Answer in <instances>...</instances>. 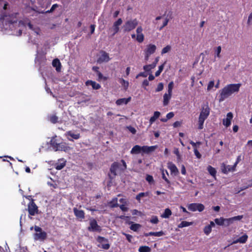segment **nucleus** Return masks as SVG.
<instances>
[{"label": "nucleus", "instance_id": "09e8293b", "mask_svg": "<svg viewBox=\"0 0 252 252\" xmlns=\"http://www.w3.org/2000/svg\"><path fill=\"white\" fill-rule=\"evenodd\" d=\"M233 222L231 219V218L228 219H224V224L226 226H229V225L232 224Z\"/></svg>", "mask_w": 252, "mask_h": 252}, {"label": "nucleus", "instance_id": "2eb2a0df", "mask_svg": "<svg viewBox=\"0 0 252 252\" xmlns=\"http://www.w3.org/2000/svg\"><path fill=\"white\" fill-rule=\"evenodd\" d=\"M233 115L231 112H229L226 114L225 118L222 120V124L225 127H228L231 124V121L233 119Z\"/></svg>", "mask_w": 252, "mask_h": 252}, {"label": "nucleus", "instance_id": "f3484780", "mask_svg": "<svg viewBox=\"0 0 252 252\" xmlns=\"http://www.w3.org/2000/svg\"><path fill=\"white\" fill-rule=\"evenodd\" d=\"M28 211L29 214L32 216L35 215L37 212V207L32 201L28 205Z\"/></svg>", "mask_w": 252, "mask_h": 252}, {"label": "nucleus", "instance_id": "9b49d317", "mask_svg": "<svg viewBox=\"0 0 252 252\" xmlns=\"http://www.w3.org/2000/svg\"><path fill=\"white\" fill-rule=\"evenodd\" d=\"M88 230L90 231L100 232L101 229L94 219H91L90 221V226L88 227Z\"/></svg>", "mask_w": 252, "mask_h": 252}, {"label": "nucleus", "instance_id": "0e129e2a", "mask_svg": "<svg viewBox=\"0 0 252 252\" xmlns=\"http://www.w3.org/2000/svg\"><path fill=\"white\" fill-rule=\"evenodd\" d=\"M126 237V239L129 242H131V239L132 238V237L131 235H130L129 234H124Z\"/></svg>", "mask_w": 252, "mask_h": 252}, {"label": "nucleus", "instance_id": "7c9ffc66", "mask_svg": "<svg viewBox=\"0 0 252 252\" xmlns=\"http://www.w3.org/2000/svg\"><path fill=\"white\" fill-rule=\"evenodd\" d=\"M156 65H155V63H153L151 64L145 65L143 66V69L145 71L148 72L151 71L152 69H154Z\"/></svg>", "mask_w": 252, "mask_h": 252}, {"label": "nucleus", "instance_id": "a18cd8bd", "mask_svg": "<svg viewBox=\"0 0 252 252\" xmlns=\"http://www.w3.org/2000/svg\"><path fill=\"white\" fill-rule=\"evenodd\" d=\"M215 86V82L214 81H211L209 82L207 86V91H210Z\"/></svg>", "mask_w": 252, "mask_h": 252}, {"label": "nucleus", "instance_id": "5701e85b", "mask_svg": "<svg viewBox=\"0 0 252 252\" xmlns=\"http://www.w3.org/2000/svg\"><path fill=\"white\" fill-rule=\"evenodd\" d=\"M122 23L123 21L122 19L119 18L114 23L112 29V30L114 32L113 35L118 32L119 31V26L122 24Z\"/></svg>", "mask_w": 252, "mask_h": 252}, {"label": "nucleus", "instance_id": "603ef678", "mask_svg": "<svg viewBox=\"0 0 252 252\" xmlns=\"http://www.w3.org/2000/svg\"><path fill=\"white\" fill-rule=\"evenodd\" d=\"M50 121L52 123H56L57 122L58 117L57 116H56L55 115H52L50 118Z\"/></svg>", "mask_w": 252, "mask_h": 252}, {"label": "nucleus", "instance_id": "79ce46f5", "mask_svg": "<svg viewBox=\"0 0 252 252\" xmlns=\"http://www.w3.org/2000/svg\"><path fill=\"white\" fill-rule=\"evenodd\" d=\"M173 152L176 155L178 161H180L181 159V155L180 154L179 149L178 148H174Z\"/></svg>", "mask_w": 252, "mask_h": 252}, {"label": "nucleus", "instance_id": "f03ea898", "mask_svg": "<svg viewBox=\"0 0 252 252\" xmlns=\"http://www.w3.org/2000/svg\"><path fill=\"white\" fill-rule=\"evenodd\" d=\"M6 20L8 21L9 27L11 31H13V34L15 35H20L22 32L26 28V24L22 21L17 22L16 18H13L12 20H9V18H6Z\"/></svg>", "mask_w": 252, "mask_h": 252}, {"label": "nucleus", "instance_id": "f257e3e1", "mask_svg": "<svg viewBox=\"0 0 252 252\" xmlns=\"http://www.w3.org/2000/svg\"><path fill=\"white\" fill-rule=\"evenodd\" d=\"M241 86V84H230L225 86L220 91L219 101H223L232 94L238 93Z\"/></svg>", "mask_w": 252, "mask_h": 252}, {"label": "nucleus", "instance_id": "b1692460", "mask_svg": "<svg viewBox=\"0 0 252 252\" xmlns=\"http://www.w3.org/2000/svg\"><path fill=\"white\" fill-rule=\"evenodd\" d=\"M131 100V97H128V98H123L118 99L116 103L117 105H122L123 104H127Z\"/></svg>", "mask_w": 252, "mask_h": 252}, {"label": "nucleus", "instance_id": "1a4fd4ad", "mask_svg": "<svg viewBox=\"0 0 252 252\" xmlns=\"http://www.w3.org/2000/svg\"><path fill=\"white\" fill-rule=\"evenodd\" d=\"M187 207L189 210L192 212L196 211L202 212L204 209V206L201 203H191L188 204Z\"/></svg>", "mask_w": 252, "mask_h": 252}, {"label": "nucleus", "instance_id": "72a5a7b5", "mask_svg": "<svg viewBox=\"0 0 252 252\" xmlns=\"http://www.w3.org/2000/svg\"><path fill=\"white\" fill-rule=\"evenodd\" d=\"M165 63L166 62L158 66V70L155 73V76L156 77L158 76L160 74L161 72L163 71Z\"/></svg>", "mask_w": 252, "mask_h": 252}, {"label": "nucleus", "instance_id": "423d86ee", "mask_svg": "<svg viewBox=\"0 0 252 252\" xmlns=\"http://www.w3.org/2000/svg\"><path fill=\"white\" fill-rule=\"evenodd\" d=\"M121 162L123 164L122 165L121 163H119L117 162L114 163L110 168V170L111 173H113L114 175H117L121 171L125 170L126 168V165L125 161L123 160H122Z\"/></svg>", "mask_w": 252, "mask_h": 252}, {"label": "nucleus", "instance_id": "37998d69", "mask_svg": "<svg viewBox=\"0 0 252 252\" xmlns=\"http://www.w3.org/2000/svg\"><path fill=\"white\" fill-rule=\"evenodd\" d=\"M211 231L212 228L210 226L207 225L204 228V232L207 235H209Z\"/></svg>", "mask_w": 252, "mask_h": 252}, {"label": "nucleus", "instance_id": "6e6552de", "mask_svg": "<svg viewBox=\"0 0 252 252\" xmlns=\"http://www.w3.org/2000/svg\"><path fill=\"white\" fill-rule=\"evenodd\" d=\"M138 25V21L136 19L128 20L126 22L123 26L124 30L129 32L134 29Z\"/></svg>", "mask_w": 252, "mask_h": 252}, {"label": "nucleus", "instance_id": "ea45409f", "mask_svg": "<svg viewBox=\"0 0 252 252\" xmlns=\"http://www.w3.org/2000/svg\"><path fill=\"white\" fill-rule=\"evenodd\" d=\"M141 227V225L138 223H133L132 224L130 227V228L134 231H137Z\"/></svg>", "mask_w": 252, "mask_h": 252}, {"label": "nucleus", "instance_id": "e2e57ef3", "mask_svg": "<svg viewBox=\"0 0 252 252\" xmlns=\"http://www.w3.org/2000/svg\"><path fill=\"white\" fill-rule=\"evenodd\" d=\"M58 6V4H54L52 5L51 8L50 9V10L49 11H48V12H51L52 11H53L56 8H57V7Z\"/></svg>", "mask_w": 252, "mask_h": 252}, {"label": "nucleus", "instance_id": "20e7f679", "mask_svg": "<svg viewBox=\"0 0 252 252\" xmlns=\"http://www.w3.org/2000/svg\"><path fill=\"white\" fill-rule=\"evenodd\" d=\"M157 148L158 146L157 145L152 146H140L139 145H136L132 148L130 153L131 154H138L140 153L143 154H149L154 152Z\"/></svg>", "mask_w": 252, "mask_h": 252}, {"label": "nucleus", "instance_id": "f8f14e48", "mask_svg": "<svg viewBox=\"0 0 252 252\" xmlns=\"http://www.w3.org/2000/svg\"><path fill=\"white\" fill-rule=\"evenodd\" d=\"M110 60L109 54L105 52L101 51L98 56L97 62L99 63H106L109 61Z\"/></svg>", "mask_w": 252, "mask_h": 252}, {"label": "nucleus", "instance_id": "a19ab883", "mask_svg": "<svg viewBox=\"0 0 252 252\" xmlns=\"http://www.w3.org/2000/svg\"><path fill=\"white\" fill-rule=\"evenodd\" d=\"M171 46L170 45H167L165 47H164L161 52V55H163L165 53L169 52L171 50Z\"/></svg>", "mask_w": 252, "mask_h": 252}, {"label": "nucleus", "instance_id": "cd10ccee", "mask_svg": "<svg viewBox=\"0 0 252 252\" xmlns=\"http://www.w3.org/2000/svg\"><path fill=\"white\" fill-rule=\"evenodd\" d=\"M160 115V113L158 111H156L154 113V115L151 117L149 122L151 125Z\"/></svg>", "mask_w": 252, "mask_h": 252}, {"label": "nucleus", "instance_id": "58836bf2", "mask_svg": "<svg viewBox=\"0 0 252 252\" xmlns=\"http://www.w3.org/2000/svg\"><path fill=\"white\" fill-rule=\"evenodd\" d=\"M215 222L218 225H223V224H224V219L223 218L216 219L215 220Z\"/></svg>", "mask_w": 252, "mask_h": 252}, {"label": "nucleus", "instance_id": "7ed1b4c3", "mask_svg": "<svg viewBox=\"0 0 252 252\" xmlns=\"http://www.w3.org/2000/svg\"><path fill=\"white\" fill-rule=\"evenodd\" d=\"M210 108L208 104H204L201 108V112L198 118V128L202 129L203 128V124L205 120L210 114Z\"/></svg>", "mask_w": 252, "mask_h": 252}, {"label": "nucleus", "instance_id": "052dcab7", "mask_svg": "<svg viewBox=\"0 0 252 252\" xmlns=\"http://www.w3.org/2000/svg\"><path fill=\"white\" fill-rule=\"evenodd\" d=\"M181 124H182V123L181 122L176 121V122H175V123H173V126L174 127H178L180 126Z\"/></svg>", "mask_w": 252, "mask_h": 252}, {"label": "nucleus", "instance_id": "ddd939ff", "mask_svg": "<svg viewBox=\"0 0 252 252\" xmlns=\"http://www.w3.org/2000/svg\"><path fill=\"white\" fill-rule=\"evenodd\" d=\"M65 135L69 141H73L74 139H78L80 137L79 133L73 131H68L65 133Z\"/></svg>", "mask_w": 252, "mask_h": 252}, {"label": "nucleus", "instance_id": "2f4dec72", "mask_svg": "<svg viewBox=\"0 0 252 252\" xmlns=\"http://www.w3.org/2000/svg\"><path fill=\"white\" fill-rule=\"evenodd\" d=\"M207 170L211 176L213 177H216L217 171L215 168L209 165L207 167Z\"/></svg>", "mask_w": 252, "mask_h": 252}, {"label": "nucleus", "instance_id": "c9c22d12", "mask_svg": "<svg viewBox=\"0 0 252 252\" xmlns=\"http://www.w3.org/2000/svg\"><path fill=\"white\" fill-rule=\"evenodd\" d=\"M192 224V222H188L186 221H183L178 225V227L183 228L184 227H187L191 225Z\"/></svg>", "mask_w": 252, "mask_h": 252}, {"label": "nucleus", "instance_id": "6e6d98bb", "mask_svg": "<svg viewBox=\"0 0 252 252\" xmlns=\"http://www.w3.org/2000/svg\"><path fill=\"white\" fill-rule=\"evenodd\" d=\"M246 147V148H248L249 150H251L252 149V140H249L248 141Z\"/></svg>", "mask_w": 252, "mask_h": 252}, {"label": "nucleus", "instance_id": "13d9d810", "mask_svg": "<svg viewBox=\"0 0 252 252\" xmlns=\"http://www.w3.org/2000/svg\"><path fill=\"white\" fill-rule=\"evenodd\" d=\"M127 128L129 130V131L130 132H131L132 134H135L136 132V129L132 126H128Z\"/></svg>", "mask_w": 252, "mask_h": 252}, {"label": "nucleus", "instance_id": "5fc2aeb1", "mask_svg": "<svg viewBox=\"0 0 252 252\" xmlns=\"http://www.w3.org/2000/svg\"><path fill=\"white\" fill-rule=\"evenodd\" d=\"M161 172H162V177L163 179H164L166 183H169V181L165 176L164 170L163 169H161Z\"/></svg>", "mask_w": 252, "mask_h": 252}, {"label": "nucleus", "instance_id": "473e14b6", "mask_svg": "<svg viewBox=\"0 0 252 252\" xmlns=\"http://www.w3.org/2000/svg\"><path fill=\"white\" fill-rule=\"evenodd\" d=\"M119 82L125 89L126 90L128 88L129 82L127 81H126L123 78H121L119 80Z\"/></svg>", "mask_w": 252, "mask_h": 252}, {"label": "nucleus", "instance_id": "de8ad7c7", "mask_svg": "<svg viewBox=\"0 0 252 252\" xmlns=\"http://www.w3.org/2000/svg\"><path fill=\"white\" fill-rule=\"evenodd\" d=\"M174 83L173 82H170L168 85V91L167 92L172 93V90L173 89Z\"/></svg>", "mask_w": 252, "mask_h": 252}, {"label": "nucleus", "instance_id": "9d476101", "mask_svg": "<svg viewBox=\"0 0 252 252\" xmlns=\"http://www.w3.org/2000/svg\"><path fill=\"white\" fill-rule=\"evenodd\" d=\"M97 241L98 243V246L105 250H107L109 248L110 245L108 243V240L102 237L98 236L97 238Z\"/></svg>", "mask_w": 252, "mask_h": 252}, {"label": "nucleus", "instance_id": "6ab92c4d", "mask_svg": "<svg viewBox=\"0 0 252 252\" xmlns=\"http://www.w3.org/2000/svg\"><path fill=\"white\" fill-rule=\"evenodd\" d=\"M214 61H216L221 57V47L220 46H219L214 48Z\"/></svg>", "mask_w": 252, "mask_h": 252}, {"label": "nucleus", "instance_id": "a878e982", "mask_svg": "<svg viewBox=\"0 0 252 252\" xmlns=\"http://www.w3.org/2000/svg\"><path fill=\"white\" fill-rule=\"evenodd\" d=\"M248 236L246 234L243 235L242 236L240 237L239 239H237L234 240L233 242V244H237L238 243L244 244L248 240Z\"/></svg>", "mask_w": 252, "mask_h": 252}, {"label": "nucleus", "instance_id": "c85d7f7f", "mask_svg": "<svg viewBox=\"0 0 252 252\" xmlns=\"http://www.w3.org/2000/svg\"><path fill=\"white\" fill-rule=\"evenodd\" d=\"M52 65L54 67H56V70L59 71L61 69V63L59 60L56 59L52 62Z\"/></svg>", "mask_w": 252, "mask_h": 252}, {"label": "nucleus", "instance_id": "39448f33", "mask_svg": "<svg viewBox=\"0 0 252 252\" xmlns=\"http://www.w3.org/2000/svg\"><path fill=\"white\" fill-rule=\"evenodd\" d=\"M157 49V46L155 44H149L146 45L143 51L145 61L147 62L149 60L151 56L156 52Z\"/></svg>", "mask_w": 252, "mask_h": 252}, {"label": "nucleus", "instance_id": "338daca9", "mask_svg": "<svg viewBox=\"0 0 252 252\" xmlns=\"http://www.w3.org/2000/svg\"><path fill=\"white\" fill-rule=\"evenodd\" d=\"M121 209L123 211H126L127 210V208L125 205H122L120 206Z\"/></svg>", "mask_w": 252, "mask_h": 252}, {"label": "nucleus", "instance_id": "dca6fc26", "mask_svg": "<svg viewBox=\"0 0 252 252\" xmlns=\"http://www.w3.org/2000/svg\"><path fill=\"white\" fill-rule=\"evenodd\" d=\"M136 40L139 42L141 43L144 41V36L142 33L143 28L142 27L139 26L136 29Z\"/></svg>", "mask_w": 252, "mask_h": 252}, {"label": "nucleus", "instance_id": "aec40b11", "mask_svg": "<svg viewBox=\"0 0 252 252\" xmlns=\"http://www.w3.org/2000/svg\"><path fill=\"white\" fill-rule=\"evenodd\" d=\"M71 148L69 147L65 143H61L57 145L56 151H63L65 152H69Z\"/></svg>", "mask_w": 252, "mask_h": 252}, {"label": "nucleus", "instance_id": "8fccbe9b", "mask_svg": "<svg viewBox=\"0 0 252 252\" xmlns=\"http://www.w3.org/2000/svg\"><path fill=\"white\" fill-rule=\"evenodd\" d=\"M163 89V84L162 83H159L157 87V89L156 90V91L157 92H160L162 91Z\"/></svg>", "mask_w": 252, "mask_h": 252}, {"label": "nucleus", "instance_id": "a211bd4d", "mask_svg": "<svg viewBox=\"0 0 252 252\" xmlns=\"http://www.w3.org/2000/svg\"><path fill=\"white\" fill-rule=\"evenodd\" d=\"M167 167L170 170L171 174L177 176L179 174V170L176 166L172 162H169L167 163Z\"/></svg>", "mask_w": 252, "mask_h": 252}, {"label": "nucleus", "instance_id": "e433bc0d", "mask_svg": "<svg viewBox=\"0 0 252 252\" xmlns=\"http://www.w3.org/2000/svg\"><path fill=\"white\" fill-rule=\"evenodd\" d=\"M148 195H149L148 192H141L136 195V199L140 202L141 198H142L143 197H144V196H147Z\"/></svg>", "mask_w": 252, "mask_h": 252}, {"label": "nucleus", "instance_id": "393cba45", "mask_svg": "<svg viewBox=\"0 0 252 252\" xmlns=\"http://www.w3.org/2000/svg\"><path fill=\"white\" fill-rule=\"evenodd\" d=\"M66 160L63 158L60 159L56 164V168L58 170H61L65 165Z\"/></svg>", "mask_w": 252, "mask_h": 252}, {"label": "nucleus", "instance_id": "412c9836", "mask_svg": "<svg viewBox=\"0 0 252 252\" xmlns=\"http://www.w3.org/2000/svg\"><path fill=\"white\" fill-rule=\"evenodd\" d=\"M172 93L167 92L163 96V105L166 106L168 105L172 97Z\"/></svg>", "mask_w": 252, "mask_h": 252}, {"label": "nucleus", "instance_id": "bb28decb", "mask_svg": "<svg viewBox=\"0 0 252 252\" xmlns=\"http://www.w3.org/2000/svg\"><path fill=\"white\" fill-rule=\"evenodd\" d=\"M87 86H91L94 89L97 90L100 88V85L94 81L88 80L86 82Z\"/></svg>", "mask_w": 252, "mask_h": 252}, {"label": "nucleus", "instance_id": "0eeeda50", "mask_svg": "<svg viewBox=\"0 0 252 252\" xmlns=\"http://www.w3.org/2000/svg\"><path fill=\"white\" fill-rule=\"evenodd\" d=\"M34 229L36 232L33 235V238L35 240L43 241L46 239L47 233L45 231H43L40 227L35 226Z\"/></svg>", "mask_w": 252, "mask_h": 252}, {"label": "nucleus", "instance_id": "bf43d9fd", "mask_svg": "<svg viewBox=\"0 0 252 252\" xmlns=\"http://www.w3.org/2000/svg\"><path fill=\"white\" fill-rule=\"evenodd\" d=\"M174 114L173 112H169L168 114H167V115H166L167 119L169 120V119H171L172 118H173L174 117Z\"/></svg>", "mask_w": 252, "mask_h": 252}, {"label": "nucleus", "instance_id": "49530a36", "mask_svg": "<svg viewBox=\"0 0 252 252\" xmlns=\"http://www.w3.org/2000/svg\"><path fill=\"white\" fill-rule=\"evenodd\" d=\"M243 218V215H239V216H235V217L231 218L233 222H234L235 221L240 220Z\"/></svg>", "mask_w": 252, "mask_h": 252}, {"label": "nucleus", "instance_id": "f704fd0d", "mask_svg": "<svg viewBox=\"0 0 252 252\" xmlns=\"http://www.w3.org/2000/svg\"><path fill=\"white\" fill-rule=\"evenodd\" d=\"M139 252H150L151 249L148 246H141L138 249Z\"/></svg>", "mask_w": 252, "mask_h": 252}, {"label": "nucleus", "instance_id": "4d7b16f0", "mask_svg": "<svg viewBox=\"0 0 252 252\" xmlns=\"http://www.w3.org/2000/svg\"><path fill=\"white\" fill-rule=\"evenodd\" d=\"M194 155H195V156L197 158H201V154L199 153L198 151L196 148H195L194 149Z\"/></svg>", "mask_w": 252, "mask_h": 252}, {"label": "nucleus", "instance_id": "774afa93", "mask_svg": "<svg viewBox=\"0 0 252 252\" xmlns=\"http://www.w3.org/2000/svg\"><path fill=\"white\" fill-rule=\"evenodd\" d=\"M19 251L20 252H26L27 248L25 247H23V248L20 247V249Z\"/></svg>", "mask_w": 252, "mask_h": 252}, {"label": "nucleus", "instance_id": "c756f323", "mask_svg": "<svg viewBox=\"0 0 252 252\" xmlns=\"http://www.w3.org/2000/svg\"><path fill=\"white\" fill-rule=\"evenodd\" d=\"M172 215L171 211L169 208L165 209L163 214L161 215V217L162 218H168Z\"/></svg>", "mask_w": 252, "mask_h": 252}, {"label": "nucleus", "instance_id": "c03bdc74", "mask_svg": "<svg viewBox=\"0 0 252 252\" xmlns=\"http://www.w3.org/2000/svg\"><path fill=\"white\" fill-rule=\"evenodd\" d=\"M110 205L111 207H116L118 205V200L117 198H114L110 202Z\"/></svg>", "mask_w": 252, "mask_h": 252}, {"label": "nucleus", "instance_id": "4468645a", "mask_svg": "<svg viewBox=\"0 0 252 252\" xmlns=\"http://www.w3.org/2000/svg\"><path fill=\"white\" fill-rule=\"evenodd\" d=\"M220 167L221 171L224 174H227L229 172H233L235 170V167L234 165H226L223 163L221 164Z\"/></svg>", "mask_w": 252, "mask_h": 252}, {"label": "nucleus", "instance_id": "3c124183", "mask_svg": "<svg viewBox=\"0 0 252 252\" xmlns=\"http://www.w3.org/2000/svg\"><path fill=\"white\" fill-rule=\"evenodd\" d=\"M150 221L152 223L157 224L158 222V219L156 216H153L150 220Z\"/></svg>", "mask_w": 252, "mask_h": 252}, {"label": "nucleus", "instance_id": "680f3d73", "mask_svg": "<svg viewBox=\"0 0 252 252\" xmlns=\"http://www.w3.org/2000/svg\"><path fill=\"white\" fill-rule=\"evenodd\" d=\"M181 173L183 175L186 174V170L184 165H182L181 166Z\"/></svg>", "mask_w": 252, "mask_h": 252}, {"label": "nucleus", "instance_id": "4c0bfd02", "mask_svg": "<svg viewBox=\"0 0 252 252\" xmlns=\"http://www.w3.org/2000/svg\"><path fill=\"white\" fill-rule=\"evenodd\" d=\"M149 234L151 235V236H155L157 237H160L164 235H165V233L162 231H160L159 232H149Z\"/></svg>", "mask_w": 252, "mask_h": 252}, {"label": "nucleus", "instance_id": "864d4df0", "mask_svg": "<svg viewBox=\"0 0 252 252\" xmlns=\"http://www.w3.org/2000/svg\"><path fill=\"white\" fill-rule=\"evenodd\" d=\"M146 179L150 184L154 182L153 177L151 175H148Z\"/></svg>", "mask_w": 252, "mask_h": 252}, {"label": "nucleus", "instance_id": "69168bd1", "mask_svg": "<svg viewBox=\"0 0 252 252\" xmlns=\"http://www.w3.org/2000/svg\"><path fill=\"white\" fill-rule=\"evenodd\" d=\"M130 67H127L126 68V76H128V75L130 73Z\"/></svg>", "mask_w": 252, "mask_h": 252}, {"label": "nucleus", "instance_id": "4be33fe9", "mask_svg": "<svg viewBox=\"0 0 252 252\" xmlns=\"http://www.w3.org/2000/svg\"><path fill=\"white\" fill-rule=\"evenodd\" d=\"M73 212L75 216L77 217V219H79L80 220H82L85 218V213L83 211L81 210H79L76 208H74L73 209Z\"/></svg>", "mask_w": 252, "mask_h": 252}]
</instances>
